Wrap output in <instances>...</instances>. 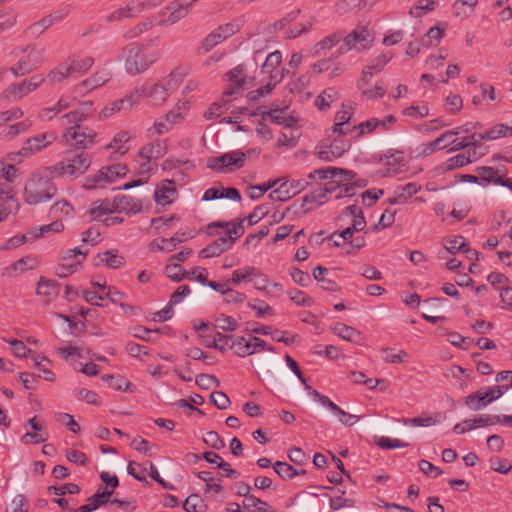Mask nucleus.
I'll list each match as a JSON object with an SVG mask.
<instances>
[{
	"label": "nucleus",
	"instance_id": "obj_1",
	"mask_svg": "<svg viewBox=\"0 0 512 512\" xmlns=\"http://www.w3.org/2000/svg\"><path fill=\"white\" fill-rule=\"evenodd\" d=\"M183 81V74L179 71H172L170 74L150 87L141 86L136 91H141L139 100L147 98V104L153 107L163 106L169 95L176 91Z\"/></svg>",
	"mask_w": 512,
	"mask_h": 512
},
{
	"label": "nucleus",
	"instance_id": "obj_2",
	"mask_svg": "<svg viewBox=\"0 0 512 512\" xmlns=\"http://www.w3.org/2000/svg\"><path fill=\"white\" fill-rule=\"evenodd\" d=\"M245 219H239L237 224H234L233 222H212L208 225V229H211L213 227H229L230 225H233L231 229H228L227 233L223 236H220L216 240H214L212 243L207 245L205 248H203L199 252V257L201 258H211V257H217L224 253L227 249H229L236 239L241 237L244 234L245 228L244 223Z\"/></svg>",
	"mask_w": 512,
	"mask_h": 512
},
{
	"label": "nucleus",
	"instance_id": "obj_3",
	"mask_svg": "<svg viewBox=\"0 0 512 512\" xmlns=\"http://www.w3.org/2000/svg\"><path fill=\"white\" fill-rule=\"evenodd\" d=\"M125 58V69L130 75L145 72L158 59V55L148 52L144 45L131 43L122 49Z\"/></svg>",
	"mask_w": 512,
	"mask_h": 512
},
{
	"label": "nucleus",
	"instance_id": "obj_4",
	"mask_svg": "<svg viewBox=\"0 0 512 512\" xmlns=\"http://www.w3.org/2000/svg\"><path fill=\"white\" fill-rule=\"evenodd\" d=\"M57 193L55 184L46 176L32 174L24 188V199L29 205H37L52 199Z\"/></svg>",
	"mask_w": 512,
	"mask_h": 512
},
{
	"label": "nucleus",
	"instance_id": "obj_5",
	"mask_svg": "<svg viewBox=\"0 0 512 512\" xmlns=\"http://www.w3.org/2000/svg\"><path fill=\"white\" fill-rule=\"evenodd\" d=\"M15 178L16 170L13 166L0 162V222L5 220L18 206L11 188Z\"/></svg>",
	"mask_w": 512,
	"mask_h": 512
},
{
	"label": "nucleus",
	"instance_id": "obj_6",
	"mask_svg": "<svg viewBox=\"0 0 512 512\" xmlns=\"http://www.w3.org/2000/svg\"><path fill=\"white\" fill-rule=\"evenodd\" d=\"M91 165L90 155L80 150H68L62 160L56 164L55 171L60 176L78 177Z\"/></svg>",
	"mask_w": 512,
	"mask_h": 512
},
{
	"label": "nucleus",
	"instance_id": "obj_7",
	"mask_svg": "<svg viewBox=\"0 0 512 512\" xmlns=\"http://www.w3.org/2000/svg\"><path fill=\"white\" fill-rule=\"evenodd\" d=\"M23 56L10 68L11 73L18 77L30 74L43 64V51L30 44L22 50Z\"/></svg>",
	"mask_w": 512,
	"mask_h": 512
},
{
	"label": "nucleus",
	"instance_id": "obj_8",
	"mask_svg": "<svg viewBox=\"0 0 512 512\" xmlns=\"http://www.w3.org/2000/svg\"><path fill=\"white\" fill-rule=\"evenodd\" d=\"M63 137L67 143L74 146V150L84 151L95 143L96 132L82 124L70 126L65 129Z\"/></svg>",
	"mask_w": 512,
	"mask_h": 512
},
{
	"label": "nucleus",
	"instance_id": "obj_9",
	"mask_svg": "<svg viewBox=\"0 0 512 512\" xmlns=\"http://www.w3.org/2000/svg\"><path fill=\"white\" fill-rule=\"evenodd\" d=\"M351 147V142L344 137L328 136L326 142L317 149L319 159L331 162L340 158Z\"/></svg>",
	"mask_w": 512,
	"mask_h": 512
},
{
	"label": "nucleus",
	"instance_id": "obj_10",
	"mask_svg": "<svg viewBox=\"0 0 512 512\" xmlns=\"http://www.w3.org/2000/svg\"><path fill=\"white\" fill-rule=\"evenodd\" d=\"M127 172V166L121 163L104 166L95 175L86 178L84 187L86 189H93L96 187V184L101 182L112 183L117 178L125 176Z\"/></svg>",
	"mask_w": 512,
	"mask_h": 512
},
{
	"label": "nucleus",
	"instance_id": "obj_11",
	"mask_svg": "<svg viewBox=\"0 0 512 512\" xmlns=\"http://www.w3.org/2000/svg\"><path fill=\"white\" fill-rule=\"evenodd\" d=\"M246 155L243 152L232 151L221 156L210 157L207 159V167L212 170H223L230 166L239 169L244 166Z\"/></svg>",
	"mask_w": 512,
	"mask_h": 512
},
{
	"label": "nucleus",
	"instance_id": "obj_12",
	"mask_svg": "<svg viewBox=\"0 0 512 512\" xmlns=\"http://www.w3.org/2000/svg\"><path fill=\"white\" fill-rule=\"evenodd\" d=\"M142 94L141 91H132L129 95H126L124 98L119 99L107 105L103 108L100 117L107 118L113 115L115 112H128L134 106L139 103V95Z\"/></svg>",
	"mask_w": 512,
	"mask_h": 512
},
{
	"label": "nucleus",
	"instance_id": "obj_13",
	"mask_svg": "<svg viewBox=\"0 0 512 512\" xmlns=\"http://www.w3.org/2000/svg\"><path fill=\"white\" fill-rule=\"evenodd\" d=\"M188 13L189 10H184L179 4L172 1L158 13V25L164 27L171 26L184 19Z\"/></svg>",
	"mask_w": 512,
	"mask_h": 512
},
{
	"label": "nucleus",
	"instance_id": "obj_14",
	"mask_svg": "<svg viewBox=\"0 0 512 512\" xmlns=\"http://www.w3.org/2000/svg\"><path fill=\"white\" fill-rule=\"evenodd\" d=\"M338 176H343V181H350L356 177V173L344 168L325 167L310 172L308 174V179L314 180L316 177H319L320 179H334Z\"/></svg>",
	"mask_w": 512,
	"mask_h": 512
},
{
	"label": "nucleus",
	"instance_id": "obj_15",
	"mask_svg": "<svg viewBox=\"0 0 512 512\" xmlns=\"http://www.w3.org/2000/svg\"><path fill=\"white\" fill-rule=\"evenodd\" d=\"M144 11L140 0H129L124 7L118 8L107 17L109 22L120 21L124 18H132Z\"/></svg>",
	"mask_w": 512,
	"mask_h": 512
},
{
	"label": "nucleus",
	"instance_id": "obj_16",
	"mask_svg": "<svg viewBox=\"0 0 512 512\" xmlns=\"http://www.w3.org/2000/svg\"><path fill=\"white\" fill-rule=\"evenodd\" d=\"M56 139L53 133H42L26 140L23 146L24 155H32L52 144Z\"/></svg>",
	"mask_w": 512,
	"mask_h": 512
},
{
	"label": "nucleus",
	"instance_id": "obj_17",
	"mask_svg": "<svg viewBox=\"0 0 512 512\" xmlns=\"http://www.w3.org/2000/svg\"><path fill=\"white\" fill-rule=\"evenodd\" d=\"M60 283L54 280L47 279L43 276L39 278L36 293L44 298L46 305L56 298L59 294Z\"/></svg>",
	"mask_w": 512,
	"mask_h": 512
},
{
	"label": "nucleus",
	"instance_id": "obj_18",
	"mask_svg": "<svg viewBox=\"0 0 512 512\" xmlns=\"http://www.w3.org/2000/svg\"><path fill=\"white\" fill-rule=\"evenodd\" d=\"M167 152V145L164 140H157L156 142H151L140 148L138 152V157L140 159H159L164 156Z\"/></svg>",
	"mask_w": 512,
	"mask_h": 512
},
{
	"label": "nucleus",
	"instance_id": "obj_19",
	"mask_svg": "<svg viewBox=\"0 0 512 512\" xmlns=\"http://www.w3.org/2000/svg\"><path fill=\"white\" fill-rule=\"evenodd\" d=\"M453 132H447L445 131L442 133L439 137L434 139L431 142L424 143L421 145V150L419 152V155L422 157H426L431 155L437 150H443L447 146H449L448 141L452 139Z\"/></svg>",
	"mask_w": 512,
	"mask_h": 512
},
{
	"label": "nucleus",
	"instance_id": "obj_20",
	"mask_svg": "<svg viewBox=\"0 0 512 512\" xmlns=\"http://www.w3.org/2000/svg\"><path fill=\"white\" fill-rule=\"evenodd\" d=\"M370 33L366 27H357L347 36L343 37V41L347 42L352 46V48H358V44H360L361 49H366L370 46L371 40H369Z\"/></svg>",
	"mask_w": 512,
	"mask_h": 512
},
{
	"label": "nucleus",
	"instance_id": "obj_21",
	"mask_svg": "<svg viewBox=\"0 0 512 512\" xmlns=\"http://www.w3.org/2000/svg\"><path fill=\"white\" fill-rule=\"evenodd\" d=\"M421 186L417 183L410 182L405 185L396 187L394 196L388 200L390 204H403L407 199L415 195Z\"/></svg>",
	"mask_w": 512,
	"mask_h": 512
},
{
	"label": "nucleus",
	"instance_id": "obj_22",
	"mask_svg": "<svg viewBox=\"0 0 512 512\" xmlns=\"http://www.w3.org/2000/svg\"><path fill=\"white\" fill-rule=\"evenodd\" d=\"M27 95L28 93L22 81L8 86L1 94L0 101L5 104L15 103Z\"/></svg>",
	"mask_w": 512,
	"mask_h": 512
},
{
	"label": "nucleus",
	"instance_id": "obj_23",
	"mask_svg": "<svg viewBox=\"0 0 512 512\" xmlns=\"http://www.w3.org/2000/svg\"><path fill=\"white\" fill-rule=\"evenodd\" d=\"M282 61V54L280 51H275L267 55L265 62L262 65V72L268 73L271 80H276L282 78V74L280 77L279 71L277 70L278 66Z\"/></svg>",
	"mask_w": 512,
	"mask_h": 512
},
{
	"label": "nucleus",
	"instance_id": "obj_24",
	"mask_svg": "<svg viewBox=\"0 0 512 512\" xmlns=\"http://www.w3.org/2000/svg\"><path fill=\"white\" fill-rule=\"evenodd\" d=\"M491 404L484 389L477 390L465 397V405L472 411H480Z\"/></svg>",
	"mask_w": 512,
	"mask_h": 512
},
{
	"label": "nucleus",
	"instance_id": "obj_25",
	"mask_svg": "<svg viewBox=\"0 0 512 512\" xmlns=\"http://www.w3.org/2000/svg\"><path fill=\"white\" fill-rule=\"evenodd\" d=\"M340 99V93L333 87H329L321 92L315 99V106L320 111H326L330 108L331 103Z\"/></svg>",
	"mask_w": 512,
	"mask_h": 512
},
{
	"label": "nucleus",
	"instance_id": "obj_26",
	"mask_svg": "<svg viewBox=\"0 0 512 512\" xmlns=\"http://www.w3.org/2000/svg\"><path fill=\"white\" fill-rule=\"evenodd\" d=\"M112 205H114V208L132 213H137L142 209V204L139 200L127 195L116 196Z\"/></svg>",
	"mask_w": 512,
	"mask_h": 512
},
{
	"label": "nucleus",
	"instance_id": "obj_27",
	"mask_svg": "<svg viewBox=\"0 0 512 512\" xmlns=\"http://www.w3.org/2000/svg\"><path fill=\"white\" fill-rule=\"evenodd\" d=\"M114 205L108 200H98L92 203L87 210L86 215L90 216V220H99L102 216L112 213Z\"/></svg>",
	"mask_w": 512,
	"mask_h": 512
},
{
	"label": "nucleus",
	"instance_id": "obj_28",
	"mask_svg": "<svg viewBox=\"0 0 512 512\" xmlns=\"http://www.w3.org/2000/svg\"><path fill=\"white\" fill-rule=\"evenodd\" d=\"M97 258L99 262H97L96 265L102 263L111 269L120 268L125 262L124 257L119 255L118 251L114 249L99 253Z\"/></svg>",
	"mask_w": 512,
	"mask_h": 512
},
{
	"label": "nucleus",
	"instance_id": "obj_29",
	"mask_svg": "<svg viewBox=\"0 0 512 512\" xmlns=\"http://www.w3.org/2000/svg\"><path fill=\"white\" fill-rule=\"evenodd\" d=\"M71 73H86L94 64V59L90 56L79 58L76 56L69 57L66 60Z\"/></svg>",
	"mask_w": 512,
	"mask_h": 512
},
{
	"label": "nucleus",
	"instance_id": "obj_30",
	"mask_svg": "<svg viewBox=\"0 0 512 512\" xmlns=\"http://www.w3.org/2000/svg\"><path fill=\"white\" fill-rule=\"evenodd\" d=\"M111 79V72L108 70H100L95 72L90 78L80 83V86L87 90H93L101 87Z\"/></svg>",
	"mask_w": 512,
	"mask_h": 512
},
{
	"label": "nucleus",
	"instance_id": "obj_31",
	"mask_svg": "<svg viewBox=\"0 0 512 512\" xmlns=\"http://www.w3.org/2000/svg\"><path fill=\"white\" fill-rule=\"evenodd\" d=\"M253 341L252 337L246 339L243 336L234 337L230 349L239 357H246L253 354Z\"/></svg>",
	"mask_w": 512,
	"mask_h": 512
},
{
	"label": "nucleus",
	"instance_id": "obj_32",
	"mask_svg": "<svg viewBox=\"0 0 512 512\" xmlns=\"http://www.w3.org/2000/svg\"><path fill=\"white\" fill-rule=\"evenodd\" d=\"M512 126L500 123L496 124L484 133L479 134V140H496L498 138L511 136Z\"/></svg>",
	"mask_w": 512,
	"mask_h": 512
},
{
	"label": "nucleus",
	"instance_id": "obj_33",
	"mask_svg": "<svg viewBox=\"0 0 512 512\" xmlns=\"http://www.w3.org/2000/svg\"><path fill=\"white\" fill-rule=\"evenodd\" d=\"M328 194V190H324L323 188H318L311 192L310 194H307L303 197V204L302 206L305 208V212H309L313 209V206L311 205H321L326 201Z\"/></svg>",
	"mask_w": 512,
	"mask_h": 512
},
{
	"label": "nucleus",
	"instance_id": "obj_34",
	"mask_svg": "<svg viewBox=\"0 0 512 512\" xmlns=\"http://www.w3.org/2000/svg\"><path fill=\"white\" fill-rule=\"evenodd\" d=\"M168 185L157 187L154 192V200L157 204L162 206L168 205L172 202L171 196L176 193V188L173 186V181H167Z\"/></svg>",
	"mask_w": 512,
	"mask_h": 512
},
{
	"label": "nucleus",
	"instance_id": "obj_35",
	"mask_svg": "<svg viewBox=\"0 0 512 512\" xmlns=\"http://www.w3.org/2000/svg\"><path fill=\"white\" fill-rule=\"evenodd\" d=\"M71 75L72 73L70 71V68L67 62L65 61L64 63H61L58 66H56L47 74V82L50 85H55L57 83H61Z\"/></svg>",
	"mask_w": 512,
	"mask_h": 512
},
{
	"label": "nucleus",
	"instance_id": "obj_36",
	"mask_svg": "<svg viewBox=\"0 0 512 512\" xmlns=\"http://www.w3.org/2000/svg\"><path fill=\"white\" fill-rule=\"evenodd\" d=\"M283 179H275L264 182L260 185H251L248 187V196L252 200L260 199L267 191L278 185Z\"/></svg>",
	"mask_w": 512,
	"mask_h": 512
},
{
	"label": "nucleus",
	"instance_id": "obj_37",
	"mask_svg": "<svg viewBox=\"0 0 512 512\" xmlns=\"http://www.w3.org/2000/svg\"><path fill=\"white\" fill-rule=\"evenodd\" d=\"M503 168H493L488 166L478 167L477 173L479 180L484 181L486 183L497 184L500 182V174L502 173Z\"/></svg>",
	"mask_w": 512,
	"mask_h": 512
},
{
	"label": "nucleus",
	"instance_id": "obj_38",
	"mask_svg": "<svg viewBox=\"0 0 512 512\" xmlns=\"http://www.w3.org/2000/svg\"><path fill=\"white\" fill-rule=\"evenodd\" d=\"M437 0H418L417 3L410 8L409 14L414 18H420L423 15L435 9Z\"/></svg>",
	"mask_w": 512,
	"mask_h": 512
},
{
	"label": "nucleus",
	"instance_id": "obj_39",
	"mask_svg": "<svg viewBox=\"0 0 512 512\" xmlns=\"http://www.w3.org/2000/svg\"><path fill=\"white\" fill-rule=\"evenodd\" d=\"M330 330L337 336L347 341H354L355 336H359L360 332L355 328L343 324L335 323L330 327Z\"/></svg>",
	"mask_w": 512,
	"mask_h": 512
},
{
	"label": "nucleus",
	"instance_id": "obj_40",
	"mask_svg": "<svg viewBox=\"0 0 512 512\" xmlns=\"http://www.w3.org/2000/svg\"><path fill=\"white\" fill-rule=\"evenodd\" d=\"M444 37V30L439 27H431L424 37L421 39L420 44L423 47H432L436 46L440 43L442 38Z\"/></svg>",
	"mask_w": 512,
	"mask_h": 512
},
{
	"label": "nucleus",
	"instance_id": "obj_41",
	"mask_svg": "<svg viewBox=\"0 0 512 512\" xmlns=\"http://www.w3.org/2000/svg\"><path fill=\"white\" fill-rule=\"evenodd\" d=\"M131 136L128 131H120L111 142L106 146L107 149H115L120 155H124L128 148L124 146L130 140Z\"/></svg>",
	"mask_w": 512,
	"mask_h": 512
},
{
	"label": "nucleus",
	"instance_id": "obj_42",
	"mask_svg": "<svg viewBox=\"0 0 512 512\" xmlns=\"http://www.w3.org/2000/svg\"><path fill=\"white\" fill-rule=\"evenodd\" d=\"M260 275L257 268L253 266H246L243 269L234 270L232 272L231 281L234 285H239L242 281H249L251 277Z\"/></svg>",
	"mask_w": 512,
	"mask_h": 512
},
{
	"label": "nucleus",
	"instance_id": "obj_43",
	"mask_svg": "<svg viewBox=\"0 0 512 512\" xmlns=\"http://www.w3.org/2000/svg\"><path fill=\"white\" fill-rule=\"evenodd\" d=\"M328 273V269L323 266H316L313 270V277L318 282H321V288L327 291H335L337 284L330 279H326L325 275Z\"/></svg>",
	"mask_w": 512,
	"mask_h": 512
},
{
	"label": "nucleus",
	"instance_id": "obj_44",
	"mask_svg": "<svg viewBox=\"0 0 512 512\" xmlns=\"http://www.w3.org/2000/svg\"><path fill=\"white\" fill-rule=\"evenodd\" d=\"M207 505L198 494H192L183 503V509L187 512H205Z\"/></svg>",
	"mask_w": 512,
	"mask_h": 512
},
{
	"label": "nucleus",
	"instance_id": "obj_45",
	"mask_svg": "<svg viewBox=\"0 0 512 512\" xmlns=\"http://www.w3.org/2000/svg\"><path fill=\"white\" fill-rule=\"evenodd\" d=\"M32 125L31 120H24L16 124L9 125L3 129L1 134L4 138L12 139L20 133L27 131Z\"/></svg>",
	"mask_w": 512,
	"mask_h": 512
},
{
	"label": "nucleus",
	"instance_id": "obj_46",
	"mask_svg": "<svg viewBox=\"0 0 512 512\" xmlns=\"http://www.w3.org/2000/svg\"><path fill=\"white\" fill-rule=\"evenodd\" d=\"M244 511L246 512H275L269 508L267 502L252 495L244 501Z\"/></svg>",
	"mask_w": 512,
	"mask_h": 512
},
{
	"label": "nucleus",
	"instance_id": "obj_47",
	"mask_svg": "<svg viewBox=\"0 0 512 512\" xmlns=\"http://www.w3.org/2000/svg\"><path fill=\"white\" fill-rule=\"evenodd\" d=\"M284 113V109H276V110H268L263 111L261 113L262 119L270 118L273 122L277 124H284L286 127H291L294 123L293 118H286L282 114Z\"/></svg>",
	"mask_w": 512,
	"mask_h": 512
},
{
	"label": "nucleus",
	"instance_id": "obj_48",
	"mask_svg": "<svg viewBox=\"0 0 512 512\" xmlns=\"http://www.w3.org/2000/svg\"><path fill=\"white\" fill-rule=\"evenodd\" d=\"M50 215L52 217H72L73 207L66 200L58 201L51 206Z\"/></svg>",
	"mask_w": 512,
	"mask_h": 512
},
{
	"label": "nucleus",
	"instance_id": "obj_49",
	"mask_svg": "<svg viewBox=\"0 0 512 512\" xmlns=\"http://www.w3.org/2000/svg\"><path fill=\"white\" fill-rule=\"evenodd\" d=\"M291 197H293V193H291V189L289 188L287 180L281 182L279 186L269 194V198L272 201L279 202L287 201Z\"/></svg>",
	"mask_w": 512,
	"mask_h": 512
},
{
	"label": "nucleus",
	"instance_id": "obj_50",
	"mask_svg": "<svg viewBox=\"0 0 512 512\" xmlns=\"http://www.w3.org/2000/svg\"><path fill=\"white\" fill-rule=\"evenodd\" d=\"M342 38V33H333L331 35L326 36L315 45V54L320 55L322 51L331 49L336 44H338Z\"/></svg>",
	"mask_w": 512,
	"mask_h": 512
},
{
	"label": "nucleus",
	"instance_id": "obj_51",
	"mask_svg": "<svg viewBox=\"0 0 512 512\" xmlns=\"http://www.w3.org/2000/svg\"><path fill=\"white\" fill-rule=\"evenodd\" d=\"M102 380L108 382L116 391H132L130 382L120 375H104Z\"/></svg>",
	"mask_w": 512,
	"mask_h": 512
},
{
	"label": "nucleus",
	"instance_id": "obj_52",
	"mask_svg": "<svg viewBox=\"0 0 512 512\" xmlns=\"http://www.w3.org/2000/svg\"><path fill=\"white\" fill-rule=\"evenodd\" d=\"M273 468L283 480H291L300 474V472L286 462L277 461L274 463Z\"/></svg>",
	"mask_w": 512,
	"mask_h": 512
},
{
	"label": "nucleus",
	"instance_id": "obj_53",
	"mask_svg": "<svg viewBox=\"0 0 512 512\" xmlns=\"http://www.w3.org/2000/svg\"><path fill=\"white\" fill-rule=\"evenodd\" d=\"M470 164L469 156H466L465 153H459L456 156L448 158L442 165V168L445 171H451L456 168H461Z\"/></svg>",
	"mask_w": 512,
	"mask_h": 512
},
{
	"label": "nucleus",
	"instance_id": "obj_54",
	"mask_svg": "<svg viewBox=\"0 0 512 512\" xmlns=\"http://www.w3.org/2000/svg\"><path fill=\"white\" fill-rule=\"evenodd\" d=\"M339 419V421L346 426H352L354 425L358 417L355 415H352L348 412H345L343 409H341L337 404H335L333 401L328 407Z\"/></svg>",
	"mask_w": 512,
	"mask_h": 512
},
{
	"label": "nucleus",
	"instance_id": "obj_55",
	"mask_svg": "<svg viewBox=\"0 0 512 512\" xmlns=\"http://www.w3.org/2000/svg\"><path fill=\"white\" fill-rule=\"evenodd\" d=\"M71 106V100L69 98H60L55 105L52 107L44 108L40 111L39 117L44 119H52L53 116H49V113H53L56 115L57 113L61 112L62 110H65Z\"/></svg>",
	"mask_w": 512,
	"mask_h": 512
},
{
	"label": "nucleus",
	"instance_id": "obj_56",
	"mask_svg": "<svg viewBox=\"0 0 512 512\" xmlns=\"http://www.w3.org/2000/svg\"><path fill=\"white\" fill-rule=\"evenodd\" d=\"M353 112L354 104L352 102L343 104L342 109L335 115L334 122H336V126L349 125V121L353 115Z\"/></svg>",
	"mask_w": 512,
	"mask_h": 512
},
{
	"label": "nucleus",
	"instance_id": "obj_57",
	"mask_svg": "<svg viewBox=\"0 0 512 512\" xmlns=\"http://www.w3.org/2000/svg\"><path fill=\"white\" fill-rule=\"evenodd\" d=\"M154 25V20L151 18H147L144 21L138 23L134 27L127 30L124 34L126 39H132L140 36L144 32L148 31Z\"/></svg>",
	"mask_w": 512,
	"mask_h": 512
},
{
	"label": "nucleus",
	"instance_id": "obj_58",
	"mask_svg": "<svg viewBox=\"0 0 512 512\" xmlns=\"http://www.w3.org/2000/svg\"><path fill=\"white\" fill-rule=\"evenodd\" d=\"M165 273L167 277L174 282H181L186 276H188V272L180 264L172 262L166 265Z\"/></svg>",
	"mask_w": 512,
	"mask_h": 512
},
{
	"label": "nucleus",
	"instance_id": "obj_59",
	"mask_svg": "<svg viewBox=\"0 0 512 512\" xmlns=\"http://www.w3.org/2000/svg\"><path fill=\"white\" fill-rule=\"evenodd\" d=\"M33 229H34V233L36 234L37 239H38L40 237L46 236L49 233H59V232L63 231L64 224L62 223L61 220H56L50 224L39 226V227H34Z\"/></svg>",
	"mask_w": 512,
	"mask_h": 512
},
{
	"label": "nucleus",
	"instance_id": "obj_60",
	"mask_svg": "<svg viewBox=\"0 0 512 512\" xmlns=\"http://www.w3.org/2000/svg\"><path fill=\"white\" fill-rule=\"evenodd\" d=\"M215 327L223 331L232 332L239 327V323L230 316L220 314L215 318Z\"/></svg>",
	"mask_w": 512,
	"mask_h": 512
},
{
	"label": "nucleus",
	"instance_id": "obj_61",
	"mask_svg": "<svg viewBox=\"0 0 512 512\" xmlns=\"http://www.w3.org/2000/svg\"><path fill=\"white\" fill-rule=\"evenodd\" d=\"M223 40L221 39V34H218V32L213 30L211 33H209L201 42V45L199 47V53L202 51L203 53L209 52L211 49H213L215 46H217L219 43H221Z\"/></svg>",
	"mask_w": 512,
	"mask_h": 512
},
{
	"label": "nucleus",
	"instance_id": "obj_62",
	"mask_svg": "<svg viewBox=\"0 0 512 512\" xmlns=\"http://www.w3.org/2000/svg\"><path fill=\"white\" fill-rule=\"evenodd\" d=\"M465 240L462 236H455L452 238L445 239L444 247L447 252L455 254L457 252H463L466 247Z\"/></svg>",
	"mask_w": 512,
	"mask_h": 512
},
{
	"label": "nucleus",
	"instance_id": "obj_63",
	"mask_svg": "<svg viewBox=\"0 0 512 512\" xmlns=\"http://www.w3.org/2000/svg\"><path fill=\"white\" fill-rule=\"evenodd\" d=\"M56 17L53 15H47L43 17L40 21L32 24L29 27L30 32L33 35H40L42 34L47 28L52 26L55 23Z\"/></svg>",
	"mask_w": 512,
	"mask_h": 512
},
{
	"label": "nucleus",
	"instance_id": "obj_64",
	"mask_svg": "<svg viewBox=\"0 0 512 512\" xmlns=\"http://www.w3.org/2000/svg\"><path fill=\"white\" fill-rule=\"evenodd\" d=\"M227 76L231 82L236 84V88L239 89L245 84L246 81L245 66L243 64L236 66L234 69L227 73Z\"/></svg>",
	"mask_w": 512,
	"mask_h": 512
}]
</instances>
